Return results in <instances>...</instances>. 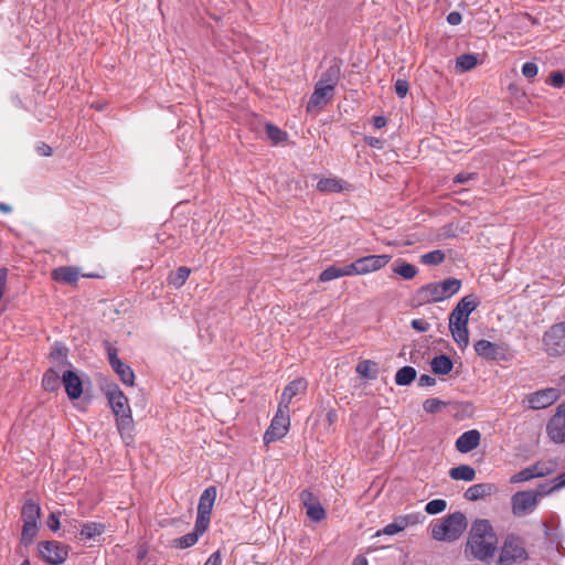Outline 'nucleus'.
I'll list each match as a JSON object with an SVG mask.
<instances>
[{"mask_svg":"<svg viewBox=\"0 0 565 565\" xmlns=\"http://www.w3.org/2000/svg\"><path fill=\"white\" fill-rule=\"evenodd\" d=\"M497 543V534L489 520L476 519L468 533L463 550L465 556L468 559L489 563L498 550Z\"/></svg>","mask_w":565,"mask_h":565,"instance_id":"1","label":"nucleus"},{"mask_svg":"<svg viewBox=\"0 0 565 565\" xmlns=\"http://www.w3.org/2000/svg\"><path fill=\"white\" fill-rule=\"evenodd\" d=\"M461 280L449 277L439 282H428L416 291L419 303H435L449 299L461 288Z\"/></svg>","mask_w":565,"mask_h":565,"instance_id":"2","label":"nucleus"},{"mask_svg":"<svg viewBox=\"0 0 565 565\" xmlns=\"http://www.w3.org/2000/svg\"><path fill=\"white\" fill-rule=\"evenodd\" d=\"M527 559L525 540L518 534L509 533L498 550L497 565H518Z\"/></svg>","mask_w":565,"mask_h":565,"instance_id":"3","label":"nucleus"},{"mask_svg":"<svg viewBox=\"0 0 565 565\" xmlns=\"http://www.w3.org/2000/svg\"><path fill=\"white\" fill-rule=\"evenodd\" d=\"M467 527V519L462 512H454L431 529V536L436 541L452 542L460 537Z\"/></svg>","mask_w":565,"mask_h":565,"instance_id":"4","label":"nucleus"},{"mask_svg":"<svg viewBox=\"0 0 565 565\" xmlns=\"http://www.w3.org/2000/svg\"><path fill=\"white\" fill-rule=\"evenodd\" d=\"M475 352L482 359L489 361H508L511 358L507 343H494L484 339L473 344Z\"/></svg>","mask_w":565,"mask_h":565,"instance_id":"5","label":"nucleus"},{"mask_svg":"<svg viewBox=\"0 0 565 565\" xmlns=\"http://www.w3.org/2000/svg\"><path fill=\"white\" fill-rule=\"evenodd\" d=\"M289 426V409L278 406L276 415L264 434V443L270 444L281 439L288 433Z\"/></svg>","mask_w":565,"mask_h":565,"instance_id":"6","label":"nucleus"},{"mask_svg":"<svg viewBox=\"0 0 565 565\" xmlns=\"http://www.w3.org/2000/svg\"><path fill=\"white\" fill-rule=\"evenodd\" d=\"M38 550L41 557L50 565H61L68 556V546L57 541H41Z\"/></svg>","mask_w":565,"mask_h":565,"instance_id":"7","label":"nucleus"},{"mask_svg":"<svg viewBox=\"0 0 565 565\" xmlns=\"http://www.w3.org/2000/svg\"><path fill=\"white\" fill-rule=\"evenodd\" d=\"M545 351L552 356L565 353V322L554 324L544 333Z\"/></svg>","mask_w":565,"mask_h":565,"instance_id":"8","label":"nucleus"},{"mask_svg":"<svg viewBox=\"0 0 565 565\" xmlns=\"http://www.w3.org/2000/svg\"><path fill=\"white\" fill-rule=\"evenodd\" d=\"M104 344L107 351L108 362L111 369L115 371V373L119 376L120 381L125 385L132 386L135 383V373L132 369L118 358L117 348L113 347L111 343L108 341H105Z\"/></svg>","mask_w":565,"mask_h":565,"instance_id":"9","label":"nucleus"},{"mask_svg":"<svg viewBox=\"0 0 565 565\" xmlns=\"http://www.w3.org/2000/svg\"><path fill=\"white\" fill-rule=\"evenodd\" d=\"M537 495L533 491H518L511 497L512 513L524 516L532 513L537 507Z\"/></svg>","mask_w":565,"mask_h":565,"instance_id":"10","label":"nucleus"},{"mask_svg":"<svg viewBox=\"0 0 565 565\" xmlns=\"http://www.w3.org/2000/svg\"><path fill=\"white\" fill-rule=\"evenodd\" d=\"M559 396L561 394L557 388L547 387L527 394L523 403H527L529 408L537 411L553 405Z\"/></svg>","mask_w":565,"mask_h":565,"instance_id":"11","label":"nucleus"},{"mask_svg":"<svg viewBox=\"0 0 565 565\" xmlns=\"http://www.w3.org/2000/svg\"><path fill=\"white\" fill-rule=\"evenodd\" d=\"M106 396L115 416L131 412L128 398L118 385L114 384L110 386L106 392Z\"/></svg>","mask_w":565,"mask_h":565,"instance_id":"12","label":"nucleus"},{"mask_svg":"<svg viewBox=\"0 0 565 565\" xmlns=\"http://www.w3.org/2000/svg\"><path fill=\"white\" fill-rule=\"evenodd\" d=\"M300 500L306 508L307 516L315 521L320 522L326 518V510L317 499V497L309 490H303L300 493Z\"/></svg>","mask_w":565,"mask_h":565,"instance_id":"13","label":"nucleus"},{"mask_svg":"<svg viewBox=\"0 0 565 565\" xmlns=\"http://www.w3.org/2000/svg\"><path fill=\"white\" fill-rule=\"evenodd\" d=\"M391 258H392L391 255L383 254V255H367V256L360 257L355 260L358 263L360 274L366 275L370 273L377 271V270L382 269L383 267H385L390 263Z\"/></svg>","mask_w":565,"mask_h":565,"instance_id":"14","label":"nucleus"},{"mask_svg":"<svg viewBox=\"0 0 565 565\" xmlns=\"http://www.w3.org/2000/svg\"><path fill=\"white\" fill-rule=\"evenodd\" d=\"M333 94L334 89H332L329 85L324 86L317 83L315 86V90L310 96L309 102L307 103V111L311 113L327 105L333 97Z\"/></svg>","mask_w":565,"mask_h":565,"instance_id":"15","label":"nucleus"},{"mask_svg":"<svg viewBox=\"0 0 565 565\" xmlns=\"http://www.w3.org/2000/svg\"><path fill=\"white\" fill-rule=\"evenodd\" d=\"M307 387L308 382L302 377L291 381L285 386L278 406L289 409L292 398L298 394H305Z\"/></svg>","mask_w":565,"mask_h":565,"instance_id":"16","label":"nucleus"},{"mask_svg":"<svg viewBox=\"0 0 565 565\" xmlns=\"http://www.w3.org/2000/svg\"><path fill=\"white\" fill-rule=\"evenodd\" d=\"M62 383L70 399L74 401L81 397L83 393V383L74 371H65L62 375Z\"/></svg>","mask_w":565,"mask_h":565,"instance_id":"17","label":"nucleus"},{"mask_svg":"<svg viewBox=\"0 0 565 565\" xmlns=\"http://www.w3.org/2000/svg\"><path fill=\"white\" fill-rule=\"evenodd\" d=\"M481 439V434L477 429L462 433L456 440V449L461 454H468L476 449Z\"/></svg>","mask_w":565,"mask_h":565,"instance_id":"18","label":"nucleus"},{"mask_svg":"<svg viewBox=\"0 0 565 565\" xmlns=\"http://www.w3.org/2000/svg\"><path fill=\"white\" fill-rule=\"evenodd\" d=\"M116 417V426L120 437L122 438L126 445H130L134 441V429L135 422L130 413H126L122 415L115 416Z\"/></svg>","mask_w":565,"mask_h":565,"instance_id":"19","label":"nucleus"},{"mask_svg":"<svg viewBox=\"0 0 565 565\" xmlns=\"http://www.w3.org/2000/svg\"><path fill=\"white\" fill-rule=\"evenodd\" d=\"M497 491L498 487L494 483H476L465 491L463 497L468 501H477Z\"/></svg>","mask_w":565,"mask_h":565,"instance_id":"20","label":"nucleus"},{"mask_svg":"<svg viewBox=\"0 0 565 565\" xmlns=\"http://www.w3.org/2000/svg\"><path fill=\"white\" fill-rule=\"evenodd\" d=\"M51 276L56 282L74 285L78 280L79 271L77 267L61 266L53 269Z\"/></svg>","mask_w":565,"mask_h":565,"instance_id":"21","label":"nucleus"},{"mask_svg":"<svg viewBox=\"0 0 565 565\" xmlns=\"http://www.w3.org/2000/svg\"><path fill=\"white\" fill-rule=\"evenodd\" d=\"M546 433L554 443H565V419H561V416H552L546 425Z\"/></svg>","mask_w":565,"mask_h":565,"instance_id":"22","label":"nucleus"},{"mask_svg":"<svg viewBox=\"0 0 565 565\" xmlns=\"http://www.w3.org/2000/svg\"><path fill=\"white\" fill-rule=\"evenodd\" d=\"M341 64L340 60L334 58L332 64L321 74L318 83L324 86L329 85L334 89L341 76Z\"/></svg>","mask_w":565,"mask_h":565,"instance_id":"23","label":"nucleus"},{"mask_svg":"<svg viewBox=\"0 0 565 565\" xmlns=\"http://www.w3.org/2000/svg\"><path fill=\"white\" fill-rule=\"evenodd\" d=\"M216 487L210 486L201 493L198 504L199 513H212L213 505L216 499Z\"/></svg>","mask_w":565,"mask_h":565,"instance_id":"24","label":"nucleus"},{"mask_svg":"<svg viewBox=\"0 0 565 565\" xmlns=\"http://www.w3.org/2000/svg\"><path fill=\"white\" fill-rule=\"evenodd\" d=\"M430 367L437 375H447L451 372L454 363L448 355L439 354L431 360Z\"/></svg>","mask_w":565,"mask_h":565,"instance_id":"25","label":"nucleus"},{"mask_svg":"<svg viewBox=\"0 0 565 565\" xmlns=\"http://www.w3.org/2000/svg\"><path fill=\"white\" fill-rule=\"evenodd\" d=\"M21 516L23 523H38L41 516L40 505L31 499L26 500L22 507Z\"/></svg>","mask_w":565,"mask_h":565,"instance_id":"26","label":"nucleus"},{"mask_svg":"<svg viewBox=\"0 0 565 565\" xmlns=\"http://www.w3.org/2000/svg\"><path fill=\"white\" fill-rule=\"evenodd\" d=\"M452 480L472 481L476 478V470L469 465H459L449 470Z\"/></svg>","mask_w":565,"mask_h":565,"instance_id":"27","label":"nucleus"},{"mask_svg":"<svg viewBox=\"0 0 565 565\" xmlns=\"http://www.w3.org/2000/svg\"><path fill=\"white\" fill-rule=\"evenodd\" d=\"M417 376V372L413 366H403L395 374V383L398 386H407L412 384Z\"/></svg>","mask_w":565,"mask_h":565,"instance_id":"28","label":"nucleus"},{"mask_svg":"<svg viewBox=\"0 0 565 565\" xmlns=\"http://www.w3.org/2000/svg\"><path fill=\"white\" fill-rule=\"evenodd\" d=\"M61 381L58 372L51 367L43 375L42 386L47 392H54L60 387Z\"/></svg>","mask_w":565,"mask_h":565,"instance_id":"29","label":"nucleus"},{"mask_svg":"<svg viewBox=\"0 0 565 565\" xmlns=\"http://www.w3.org/2000/svg\"><path fill=\"white\" fill-rule=\"evenodd\" d=\"M478 64V55L466 53L456 58V70L458 72H468L476 67Z\"/></svg>","mask_w":565,"mask_h":565,"instance_id":"30","label":"nucleus"},{"mask_svg":"<svg viewBox=\"0 0 565 565\" xmlns=\"http://www.w3.org/2000/svg\"><path fill=\"white\" fill-rule=\"evenodd\" d=\"M393 271L396 275H399L401 277H403L404 279L409 280V279H413L417 275L418 269L416 266L401 260V262H396L394 264Z\"/></svg>","mask_w":565,"mask_h":565,"instance_id":"31","label":"nucleus"},{"mask_svg":"<svg viewBox=\"0 0 565 565\" xmlns=\"http://www.w3.org/2000/svg\"><path fill=\"white\" fill-rule=\"evenodd\" d=\"M105 525L97 522L84 523L81 530V536L84 540H92L104 533Z\"/></svg>","mask_w":565,"mask_h":565,"instance_id":"32","label":"nucleus"},{"mask_svg":"<svg viewBox=\"0 0 565 565\" xmlns=\"http://www.w3.org/2000/svg\"><path fill=\"white\" fill-rule=\"evenodd\" d=\"M454 341L461 348L465 349L469 344V331L468 327H449Z\"/></svg>","mask_w":565,"mask_h":565,"instance_id":"33","label":"nucleus"},{"mask_svg":"<svg viewBox=\"0 0 565 565\" xmlns=\"http://www.w3.org/2000/svg\"><path fill=\"white\" fill-rule=\"evenodd\" d=\"M356 372L365 379L374 380L377 376L376 364L370 360H363L356 365Z\"/></svg>","mask_w":565,"mask_h":565,"instance_id":"34","label":"nucleus"},{"mask_svg":"<svg viewBox=\"0 0 565 565\" xmlns=\"http://www.w3.org/2000/svg\"><path fill=\"white\" fill-rule=\"evenodd\" d=\"M317 190L326 193H335L342 190V185L337 179L323 178L317 183Z\"/></svg>","mask_w":565,"mask_h":565,"instance_id":"35","label":"nucleus"},{"mask_svg":"<svg viewBox=\"0 0 565 565\" xmlns=\"http://www.w3.org/2000/svg\"><path fill=\"white\" fill-rule=\"evenodd\" d=\"M445 258L446 255L441 249H435L426 254H423L420 256V262L427 266H437L441 264L445 260Z\"/></svg>","mask_w":565,"mask_h":565,"instance_id":"36","label":"nucleus"},{"mask_svg":"<svg viewBox=\"0 0 565 565\" xmlns=\"http://www.w3.org/2000/svg\"><path fill=\"white\" fill-rule=\"evenodd\" d=\"M198 540H199L198 534H195L194 532H191V533L182 535L178 539H174L171 543V546L175 547V548L184 550V548L195 545Z\"/></svg>","mask_w":565,"mask_h":565,"instance_id":"37","label":"nucleus"},{"mask_svg":"<svg viewBox=\"0 0 565 565\" xmlns=\"http://www.w3.org/2000/svg\"><path fill=\"white\" fill-rule=\"evenodd\" d=\"M533 472H536V478H542L554 472L556 462L554 461H537L530 466Z\"/></svg>","mask_w":565,"mask_h":565,"instance_id":"38","label":"nucleus"},{"mask_svg":"<svg viewBox=\"0 0 565 565\" xmlns=\"http://www.w3.org/2000/svg\"><path fill=\"white\" fill-rule=\"evenodd\" d=\"M265 130H266L268 139L274 145H278L287 139V132H285L279 127H277L273 124H266Z\"/></svg>","mask_w":565,"mask_h":565,"instance_id":"39","label":"nucleus"},{"mask_svg":"<svg viewBox=\"0 0 565 565\" xmlns=\"http://www.w3.org/2000/svg\"><path fill=\"white\" fill-rule=\"evenodd\" d=\"M479 302L472 295L466 296L459 300L455 308H459L460 312L466 317H469L470 313L478 307Z\"/></svg>","mask_w":565,"mask_h":565,"instance_id":"40","label":"nucleus"},{"mask_svg":"<svg viewBox=\"0 0 565 565\" xmlns=\"http://www.w3.org/2000/svg\"><path fill=\"white\" fill-rule=\"evenodd\" d=\"M191 270L188 267H179L174 274H172L169 278V282L177 288H180L184 285L186 279L190 276Z\"/></svg>","mask_w":565,"mask_h":565,"instance_id":"41","label":"nucleus"},{"mask_svg":"<svg viewBox=\"0 0 565 565\" xmlns=\"http://www.w3.org/2000/svg\"><path fill=\"white\" fill-rule=\"evenodd\" d=\"M38 534V523H23L21 542L29 545Z\"/></svg>","mask_w":565,"mask_h":565,"instance_id":"42","label":"nucleus"},{"mask_svg":"<svg viewBox=\"0 0 565 565\" xmlns=\"http://www.w3.org/2000/svg\"><path fill=\"white\" fill-rule=\"evenodd\" d=\"M67 353H68V350L67 348L62 344V343H58V342H55L51 353H50V356L60 362L61 364H67Z\"/></svg>","mask_w":565,"mask_h":565,"instance_id":"43","label":"nucleus"},{"mask_svg":"<svg viewBox=\"0 0 565 565\" xmlns=\"http://www.w3.org/2000/svg\"><path fill=\"white\" fill-rule=\"evenodd\" d=\"M446 407V403L439 398H427L423 403V408L428 414H436Z\"/></svg>","mask_w":565,"mask_h":565,"instance_id":"44","label":"nucleus"},{"mask_svg":"<svg viewBox=\"0 0 565 565\" xmlns=\"http://www.w3.org/2000/svg\"><path fill=\"white\" fill-rule=\"evenodd\" d=\"M211 520V514L209 513H199L196 515V521L194 525V533L200 537L209 527Z\"/></svg>","mask_w":565,"mask_h":565,"instance_id":"45","label":"nucleus"},{"mask_svg":"<svg viewBox=\"0 0 565 565\" xmlns=\"http://www.w3.org/2000/svg\"><path fill=\"white\" fill-rule=\"evenodd\" d=\"M340 277H342L340 267H338L335 265H331L320 273L318 279L320 282H327V281H331V280L340 278Z\"/></svg>","mask_w":565,"mask_h":565,"instance_id":"46","label":"nucleus"},{"mask_svg":"<svg viewBox=\"0 0 565 565\" xmlns=\"http://www.w3.org/2000/svg\"><path fill=\"white\" fill-rule=\"evenodd\" d=\"M469 317L460 312L459 308H454L449 315V327H468Z\"/></svg>","mask_w":565,"mask_h":565,"instance_id":"47","label":"nucleus"},{"mask_svg":"<svg viewBox=\"0 0 565 565\" xmlns=\"http://www.w3.org/2000/svg\"><path fill=\"white\" fill-rule=\"evenodd\" d=\"M534 478H536V472H533L529 466V467L520 470L519 472L514 473L511 477L510 482L511 483H520V482L532 480Z\"/></svg>","mask_w":565,"mask_h":565,"instance_id":"48","label":"nucleus"},{"mask_svg":"<svg viewBox=\"0 0 565 565\" xmlns=\"http://www.w3.org/2000/svg\"><path fill=\"white\" fill-rule=\"evenodd\" d=\"M447 507V502L443 499H435V500H431L429 501L426 507H425V511L426 513L430 514V515H435V514H438V513H441L443 511H445Z\"/></svg>","mask_w":565,"mask_h":565,"instance_id":"49","label":"nucleus"},{"mask_svg":"<svg viewBox=\"0 0 565 565\" xmlns=\"http://www.w3.org/2000/svg\"><path fill=\"white\" fill-rule=\"evenodd\" d=\"M534 494L537 495V502L540 501V498L551 494L552 492L556 491L553 483L551 481H545L543 483H540L535 490H532Z\"/></svg>","mask_w":565,"mask_h":565,"instance_id":"50","label":"nucleus"},{"mask_svg":"<svg viewBox=\"0 0 565 565\" xmlns=\"http://www.w3.org/2000/svg\"><path fill=\"white\" fill-rule=\"evenodd\" d=\"M539 73V67L534 62H526L522 66V75L529 79L534 78Z\"/></svg>","mask_w":565,"mask_h":565,"instance_id":"51","label":"nucleus"},{"mask_svg":"<svg viewBox=\"0 0 565 565\" xmlns=\"http://www.w3.org/2000/svg\"><path fill=\"white\" fill-rule=\"evenodd\" d=\"M547 83L556 88L563 87L565 84V78H564L563 73L559 71L552 72Z\"/></svg>","mask_w":565,"mask_h":565,"instance_id":"52","label":"nucleus"},{"mask_svg":"<svg viewBox=\"0 0 565 565\" xmlns=\"http://www.w3.org/2000/svg\"><path fill=\"white\" fill-rule=\"evenodd\" d=\"M409 89L408 82L406 79H397L395 82V93L398 97L404 98Z\"/></svg>","mask_w":565,"mask_h":565,"instance_id":"53","label":"nucleus"},{"mask_svg":"<svg viewBox=\"0 0 565 565\" xmlns=\"http://www.w3.org/2000/svg\"><path fill=\"white\" fill-rule=\"evenodd\" d=\"M478 178V174L475 172H460L455 175L454 183H467L471 180H476Z\"/></svg>","mask_w":565,"mask_h":565,"instance_id":"54","label":"nucleus"},{"mask_svg":"<svg viewBox=\"0 0 565 565\" xmlns=\"http://www.w3.org/2000/svg\"><path fill=\"white\" fill-rule=\"evenodd\" d=\"M340 271L342 273V277L343 276L361 275L356 260H354L353 263L348 264L343 267H340Z\"/></svg>","mask_w":565,"mask_h":565,"instance_id":"55","label":"nucleus"},{"mask_svg":"<svg viewBox=\"0 0 565 565\" xmlns=\"http://www.w3.org/2000/svg\"><path fill=\"white\" fill-rule=\"evenodd\" d=\"M411 326L418 332H426L430 328L429 322H427L425 319H414L412 320Z\"/></svg>","mask_w":565,"mask_h":565,"instance_id":"56","label":"nucleus"},{"mask_svg":"<svg viewBox=\"0 0 565 565\" xmlns=\"http://www.w3.org/2000/svg\"><path fill=\"white\" fill-rule=\"evenodd\" d=\"M60 513L52 512L46 520V524L53 532H56L60 529Z\"/></svg>","mask_w":565,"mask_h":565,"instance_id":"57","label":"nucleus"},{"mask_svg":"<svg viewBox=\"0 0 565 565\" xmlns=\"http://www.w3.org/2000/svg\"><path fill=\"white\" fill-rule=\"evenodd\" d=\"M399 533V529L394 525V523H390L387 525H385L382 530L377 531L375 536H380V535H395Z\"/></svg>","mask_w":565,"mask_h":565,"instance_id":"58","label":"nucleus"},{"mask_svg":"<svg viewBox=\"0 0 565 565\" xmlns=\"http://www.w3.org/2000/svg\"><path fill=\"white\" fill-rule=\"evenodd\" d=\"M417 383L420 387L434 386L436 384V379L428 374H422Z\"/></svg>","mask_w":565,"mask_h":565,"instance_id":"59","label":"nucleus"},{"mask_svg":"<svg viewBox=\"0 0 565 565\" xmlns=\"http://www.w3.org/2000/svg\"><path fill=\"white\" fill-rule=\"evenodd\" d=\"M36 152H38L40 156H42V157H50V156H52L53 150H52V147H51V146H49L47 143H45V142H39V143L36 145Z\"/></svg>","mask_w":565,"mask_h":565,"instance_id":"60","label":"nucleus"},{"mask_svg":"<svg viewBox=\"0 0 565 565\" xmlns=\"http://www.w3.org/2000/svg\"><path fill=\"white\" fill-rule=\"evenodd\" d=\"M364 142L372 148H376V149L383 148V140L380 138H376V137L365 136Z\"/></svg>","mask_w":565,"mask_h":565,"instance_id":"61","label":"nucleus"},{"mask_svg":"<svg viewBox=\"0 0 565 565\" xmlns=\"http://www.w3.org/2000/svg\"><path fill=\"white\" fill-rule=\"evenodd\" d=\"M462 21V15L460 12L458 11H451L448 13L447 15V22L450 24V25H458L460 24Z\"/></svg>","mask_w":565,"mask_h":565,"instance_id":"62","label":"nucleus"},{"mask_svg":"<svg viewBox=\"0 0 565 565\" xmlns=\"http://www.w3.org/2000/svg\"><path fill=\"white\" fill-rule=\"evenodd\" d=\"M204 565H222V556L220 551L212 553Z\"/></svg>","mask_w":565,"mask_h":565,"instance_id":"63","label":"nucleus"},{"mask_svg":"<svg viewBox=\"0 0 565 565\" xmlns=\"http://www.w3.org/2000/svg\"><path fill=\"white\" fill-rule=\"evenodd\" d=\"M551 482L556 491L563 489L565 487V472L551 480Z\"/></svg>","mask_w":565,"mask_h":565,"instance_id":"64","label":"nucleus"}]
</instances>
